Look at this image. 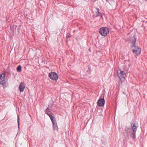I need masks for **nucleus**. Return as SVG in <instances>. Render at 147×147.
Here are the masks:
<instances>
[{"mask_svg": "<svg viewBox=\"0 0 147 147\" xmlns=\"http://www.w3.org/2000/svg\"><path fill=\"white\" fill-rule=\"evenodd\" d=\"M131 126L132 130L133 131V133H132L131 134V136L134 138L135 137V133L136 131L137 127H136L133 123H132L131 124Z\"/></svg>", "mask_w": 147, "mask_h": 147, "instance_id": "nucleus-7", "label": "nucleus"}, {"mask_svg": "<svg viewBox=\"0 0 147 147\" xmlns=\"http://www.w3.org/2000/svg\"><path fill=\"white\" fill-rule=\"evenodd\" d=\"M25 84L24 82H22L20 83L19 87L20 92H23L25 89Z\"/></svg>", "mask_w": 147, "mask_h": 147, "instance_id": "nucleus-8", "label": "nucleus"}, {"mask_svg": "<svg viewBox=\"0 0 147 147\" xmlns=\"http://www.w3.org/2000/svg\"><path fill=\"white\" fill-rule=\"evenodd\" d=\"M18 125H19V123L18 121Z\"/></svg>", "mask_w": 147, "mask_h": 147, "instance_id": "nucleus-14", "label": "nucleus"}, {"mask_svg": "<svg viewBox=\"0 0 147 147\" xmlns=\"http://www.w3.org/2000/svg\"><path fill=\"white\" fill-rule=\"evenodd\" d=\"M49 77L52 80H57L58 79V76L55 72L50 73L49 74Z\"/></svg>", "mask_w": 147, "mask_h": 147, "instance_id": "nucleus-5", "label": "nucleus"}, {"mask_svg": "<svg viewBox=\"0 0 147 147\" xmlns=\"http://www.w3.org/2000/svg\"><path fill=\"white\" fill-rule=\"evenodd\" d=\"M136 38L134 37H133L131 38L130 39V42L133 44H135L136 42Z\"/></svg>", "mask_w": 147, "mask_h": 147, "instance_id": "nucleus-10", "label": "nucleus"}, {"mask_svg": "<svg viewBox=\"0 0 147 147\" xmlns=\"http://www.w3.org/2000/svg\"><path fill=\"white\" fill-rule=\"evenodd\" d=\"M22 67L20 65H19L17 67L16 70L18 72H20L21 71Z\"/></svg>", "mask_w": 147, "mask_h": 147, "instance_id": "nucleus-11", "label": "nucleus"}, {"mask_svg": "<svg viewBox=\"0 0 147 147\" xmlns=\"http://www.w3.org/2000/svg\"><path fill=\"white\" fill-rule=\"evenodd\" d=\"M117 75L118 77L121 81H124L125 80L126 75L123 71L119 69L117 72Z\"/></svg>", "mask_w": 147, "mask_h": 147, "instance_id": "nucleus-2", "label": "nucleus"}, {"mask_svg": "<svg viewBox=\"0 0 147 147\" xmlns=\"http://www.w3.org/2000/svg\"><path fill=\"white\" fill-rule=\"evenodd\" d=\"M105 101L104 99L101 98L98 100V105L100 107H103L104 106Z\"/></svg>", "mask_w": 147, "mask_h": 147, "instance_id": "nucleus-9", "label": "nucleus"}, {"mask_svg": "<svg viewBox=\"0 0 147 147\" xmlns=\"http://www.w3.org/2000/svg\"><path fill=\"white\" fill-rule=\"evenodd\" d=\"M98 13H99V9H98Z\"/></svg>", "mask_w": 147, "mask_h": 147, "instance_id": "nucleus-13", "label": "nucleus"}, {"mask_svg": "<svg viewBox=\"0 0 147 147\" xmlns=\"http://www.w3.org/2000/svg\"><path fill=\"white\" fill-rule=\"evenodd\" d=\"M49 110V109L48 108H47L45 111V113L47 114H48L49 115V113L48 111V110Z\"/></svg>", "mask_w": 147, "mask_h": 147, "instance_id": "nucleus-12", "label": "nucleus"}, {"mask_svg": "<svg viewBox=\"0 0 147 147\" xmlns=\"http://www.w3.org/2000/svg\"><path fill=\"white\" fill-rule=\"evenodd\" d=\"M99 32L101 35L105 36L109 33V31L107 28L102 27L100 29Z\"/></svg>", "mask_w": 147, "mask_h": 147, "instance_id": "nucleus-3", "label": "nucleus"}, {"mask_svg": "<svg viewBox=\"0 0 147 147\" xmlns=\"http://www.w3.org/2000/svg\"><path fill=\"white\" fill-rule=\"evenodd\" d=\"M132 52L135 56H138L141 53V50L138 47L133 45L132 46Z\"/></svg>", "mask_w": 147, "mask_h": 147, "instance_id": "nucleus-1", "label": "nucleus"}, {"mask_svg": "<svg viewBox=\"0 0 147 147\" xmlns=\"http://www.w3.org/2000/svg\"><path fill=\"white\" fill-rule=\"evenodd\" d=\"M49 116L53 123L54 129L58 131V128L57 127V123L56 121L55 118L52 115L50 114L49 115Z\"/></svg>", "mask_w": 147, "mask_h": 147, "instance_id": "nucleus-4", "label": "nucleus"}, {"mask_svg": "<svg viewBox=\"0 0 147 147\" xmlns=\"http://www.w3.org/2000/svg\"><path fill=\"white\" fill-rule=\"evenodd\" d=\"M5 75L4 74L0 75V86H3L6 82L5 79Z\"/></svg>", "mask_w": 147, "mask_h": 147, "instance_id": "nucleus-6", "label": "nucleus"}]
</instances>
